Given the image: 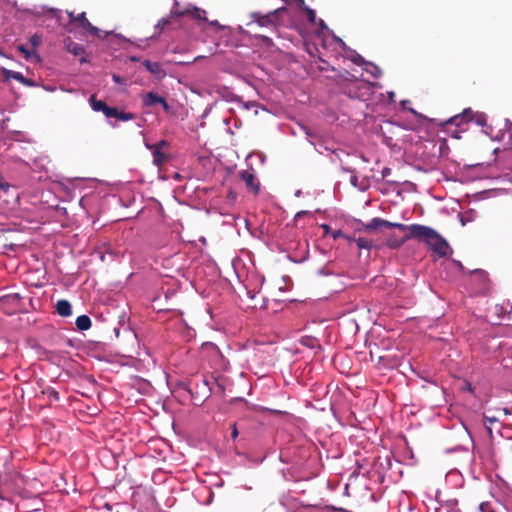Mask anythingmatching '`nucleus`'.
I'll return each mask as SVG.
<instances>
[{"mask_svg":"<svg viewBox=\"0 0 512 512\" xmlns=\"http://www.w3.org/2000/svg\"><path fill=\"white\" fill-rule=\"evenodd\" d=\"M410 237L423 240L439 257H446L450 250L448 242L436 230L425 225L412 224Z\"/></svg>","mask_w":512,"mask_h":512,"instance_id":"1","label":"nucleus"},{"mask_svg":"<svg viewBox=\"0 0 512 512\" xmlns=\"http://www.w3.org/2000/svg\"><path fill=\"white\" fill-rule=\"evenodd\" d=\"M286 11V7H281L267 14L254 12L251 14V18L253 22L257 23L260 27H270L272 29H277V27L280 25V16Z\"/></svg>","mask_w":512,"mask_h":512,"instance_id":"2","label":"nucleus"},{"mask_svg":"<svg viewBox=\"0 0 512 512\" xmlns=\"http://www.w3.org/2000/svg\"><path fill=\"white\" fill-rule=\"evenodd\" d=\"M184 14H185V12H179L177 10H172L167 17L162 18L156 24L155 29L158 30V34L163 32L168 25L175 22L178 18L184 17Z\"/></svg>","mask_w":512,"mask_h":512,"instance_id":"3","label":"nucleus"},{"mask_svg":"<svg viewBox=\"0 0 512 512\" xmlns=\"http://www.w3.org/2000/svg\"><path fill=\"white\" fill-rule=\"evenodd\" d=\"M142 65L146 68L147 71H149L151 74H153L155 77L159 79H162L166 76V72L159 62L144 60L142 62Z\"/></svg>","mask_w":512,"mask_h":512,"instance_id":"4","label":"nucleus"},{"mask_svg":"<svg viewBox=\"0 0 512 512\" xmlns=\"http://www.w3.org/2000/svg\"><path fill=\"white\" fill-rule=\"evenodd\" d=\"M75 22H78L83 29L89 31L92 35L98 36L99 29L90 23V21L86 18L85 12L78 14L75 18Z\"/></svg>","mask_w":512,"mask_h":512,"instance_id":"5","label":"nucleus"},{"mask_svg":"<svg viewBox=\"0 0 512 512\" xmlns=\"http://www.w3.org/2000/svg\"><path fill=\"white\" fill-rule=\"evenodd\" d=\"M409 239H414L413 237H410V232L401 238L397 237L395 234H391L386 240V245L389 248L396 249Z\"/></svg>","mask_w":512,"mask_h":512,"instance_id":"6","label":"nucleus"},{"mask_svg":"<svg viewBox=\"0 0 512 512\" xmlns=\"http://www.w3.org/2000/svg\"><path fill=\"white\" fill-rule=\"evenodd\" d=\"M55 307L57 313L62 317H68L72 314V306L65 299L58 300Z\"/></svg>","mask_w":512,"mask_h":512,"instance_id":"7","label":"nucleus"},{"mask_svg":"<svg viewBox=\"0 0 512 512\" xmlns=\"http://www.w3.org/2000/svg\"><path fill=\"white\" fill-rule=\"evenodd\" d=\"M472 121L473 120V112L470 109L464 110L461 115H456L450 118L447 123L455 124L459 126L463 121Z\"/></svg>","mask_w":512,"mask_h":512,"instance_id":"8","label":"nucleus"},{"mask_svg":"<svg viewBox=\"0 0 512 512\" xmlns=\"http://www.w3.org/2000/svg\"><path fill=\"white\" fill-rule=\"evenodd\" d=\"M471 277H472L473 281H478L482 285L483 289H485L487 287L489 277H488V273L486 271L481 270V269H476V270L472 271Z\"/></svg>","mask_w":512,"mask_h":512,"instance_id":"9","label":"nucleus"},{"mask_svg":"<svg viewBox=\"0 0 512 512\" xmlns=\"http://www.w3.org/2000/svg\"><path fill=\"white\" fill-rule=\"evenodd\" d=\"M380 224L382 225V227H386V228H396L402 232H410L411 233V228H412V225H405V224H402V223H395V222H390V221H387V220H384V219H381V222Z\"/></svg>","mask_w":512,"mask_h":512,"instance_id":"10","label":"nucleus"},{"mask_svg":"<svg viewBox=\"0 0 512 512\" xmlns=\"http://www.w3.org/2000/svg\"><path fill=\"white\" fill-rule=\"evenodd\" d=\"M183 12H185L184 16H189L192 19H196L198 21H203V22L208 21L205 17L206 12L199 8H193L192 10H184Z\"/></svg>","mask_w":512,"mask_h":512,"instance_id":"11","label":"nucleus"},{"mask_svg":"<svg viewBox=\"0 0 512 512\" xmlns=\"http://www.w3.org/2000/svg\"><path fill=\"white\" fill-rule=\"evenodd\" d=\"M240 177L249 188L255 190L256 192L258 191V186L255 184V177L251 172L247 170L242 171L240 173Z\"/></svg>","mask_w":512,"mask_h":512,"instance_id":"12","label":"nucleus"},{"mask_svg":"<svg viewBox=\"0 0 512 512\" xmlns=\"http://www.w3.org/2000/svg\"><path fill=\"white\" fill-rule=\"evenodd\" d=\"M1 72H2V74L4 76V80L5 81H9L10 79H14V80H16L18 82L24 81V76L20 72L12 71V70H9L7 68H2Z\"/></svg>","mask_w":512,"mask_h":512,"instance_id":"13","label":"nucleus"},{"mask_svg":"<svg viewBox=\"0 0 512 512\" xmlns=\"http://www.w3.org/2000/svg\"><path fill=\"white\" fill-rule=\"evenodd\" d=\"M162 97L159 96L155 92H149L143 97V104L147 107L154 106L155 104H160Z\"/></svg>","mask_w":512,"mask_h":512,"instance_id":"14","label":"nucleus"},{"mask_svg":"<svg viewBox=\"0 0 512 512\" xmlns=\"http://www.w3.org/2000/svg\"><path fill=\"white\" fill-rule=\"evenodd\" d=\"M91 324V319L87 315H80L76 319V327L81 331L88 330Z\"/></svg>","mask_w":512,"mask_h":512,"instance_id":"15","label":"nucleus"},{"mask_svg":"<svg viewBox=\"0 0 512 512\" xmlns=\"http://www.w3.org/2000/svg\"><path fill=\"white\" fill-rule=\"evenodd\" d=\"M90 105L94 111H101L105 113L107 104L102 100H97L95 95H92L89 99Z\"/></svg>","mask_w":512,"mask_h":512,"instance_id":"16","label":"nucleus"},{"mask_svg":"<svg viewBox=\"0 0 512 512\" xmlns=\"http://www.w3.org/2000/svg\"><path fill=\"white\" fill-rule=\"evenodd\" d=\"M323 231L324 235H331L333 239H337L341 236H344L341 230H331V227L328 224H321L320 226Z\"/></svg>","mask_w":512,"mask_h":512,"instance_id":"17","label":"nucleus"},{"mask_svg":"<svg viewBox=\"0 0 512 512\" xmlns=\"http://www.w3.org/2000/svg\"><path fill=\"white\" fill-rule=\"evenodd\" d=\"M355 243L359 249L370 250L372 247V240L366 237H359L355 239Z\"/></svg>","mask_w":512,"mask_h":512,"instance_id":"18","label":"nucleus"},{"mask_svg":"<svg viewBox=\"0 0 512 512\" xmlns=\"http://www.w3.org/2000/svg\"><path fill=\"white\" fill-rule=\"evenodd\" d=\"M299 6L305 11L309 22L312 24H316L317 18H316L315 11L313 9L309 8L308 6H306L305 4L302 5L301 3H299Z\"/></svg>","mask_w":512,"mask_h":512,"instance_id":"19","label":"nucleus"},{"mask_svg":"<svg viewBox=\"0 0 512 512\" xmlns=\"http://www.w3.org/2000/svg\"><path fill=\"white\" fill-rule=\"evenodd\" d=\"M381 218H373L369 223L365 225V230L367 232H373L377 230L378 228L382 227L380 224Z\"/></svg>","mask_w":512,"mask_h":512,"instance_id":"20","label":"nucleus"},{"mask_svg":"<svg viewBox=\"0 0 512 512\" xmlns=\"http://www.w3.org/2000/svg\"><path fill=\"white\" fill-rule=\"evenodd\" d=\"M164 159H165L164 153H162L158 149H156L153 152V161H154L155 164L161 165L163 163Z\"/></svg>","mask_w":512,"mask_h":512,"instance_id":"21","label":"nucleus"},{"mask_svg":"<svg viewBox=\"0 0 512 512\" xmlns=\"http://www.w3.org/2000/svg\"><path fill=\"white\" fill-rule=\"evenodd\" d=\"M257 39L260 40V42L266 46V47H273L274 44H273V41L271 38H269L268 36H265V35H257L256 36Z\"/></svg>","mask_w":512,"mask_h":512,"instance_id":"22","label":"nucleus"},{"mask_svg":"<svg viewBox=\"0 0 512 512\" xmlns=\"http://www.w3.org/2000/svg\"><path fill=\"white\" fill-rule=\"evenodd\" d=\"M118 113H119V111H118L117 108L107 106L104 115L106 117H108V118H117L118 117Z\"/></svg>","mask_w":512,"mask_h":512,"instance_id":"23","label":"nucleus"},{"mask_svg":"<svg viewBox=\"0 0 512 512\" xmlns=\"http://www.w3.org/2000/svg\"><path fill=\"white\" fill-rule=\"evenodd\" d=\"M135 118V115L133 113H126V112H120L118 113L117 119L120 121H130Z\"/></svg>","mask_w":512,"mask_h":512,"instance_id":"24","label":"nucleus"},{"mask_svg":"<svg viewBox=\"0 0 512 512\" xmlns=\"http://www.w3.org/2000/svg\"><path fill=\"white\" fill-rule=\"evenodd\" d=\"M47 395H48L49 399H52V400H55V401L59 400V393L56 390H54V389H48L47 390Z\"/></svg>","mask_w":512,"mask_h":512,"instance_id":"25","label":"nucleus"},{"mask_svg":"<svg viewBox=\"0 0 512 512\" xmlns=\"http://www.w3.org/2000/svg\"><path fill=\"white\" fill-rule=\"evenodd\" d=\"M69 51H71L74 55H80L83 53L84 49L81 45L74 44L73 48L69 49Z\"/></svg>","mask_w":512,"mask_h":512,"instance_id":"26","label":"nucleus"},{"mask_svg":"<svg viewBox=\"0 0 512 512\" xmlns=\"http://www.w3.org/2000/svg\"><path fill=\"white\" fill-rule=\"evenodd\" d=\"M352 62L356 65H362L364 63V59L361 55L357 54L355 57H353Z\"/></svg>","mask_w":512,"mask_h":512,"instance_id":"27","label":"nucleus"},{"mask_svg":"<svg viewBox=\"0 0 512 512\" xmlns=\"http://www.w3.org/2000/svg\"><path fill=\"white\" fill-rule=\"evenodd\" d=\"M479 509L481 510V512H493L491 509H490V505L488 503H481L479 505Z\"/></svg>","mask_w":512,"mask_h":512,"instance_id":"28","label":"nucleus"},{"mask_svg":"<svg viewBox=\"0 0 512 512\" xmlns=\"http://www.w3.org/2000/svg\"><path fill=\"white\" fill-rule=\"evenodd\" d=\"M160 104L162 105L163 109L166 111V112H169L170 111V105L167 103V101L162 97L161 101H160Z\"/></svg>","mask_w":512,"mask_h":512,"instance_id":"29","label":"nucleus"},{"mask_svg":"<svg viewBox=\"0 0 512 512\" xmlns=\"http://www.w3.org/2000/svg\"><path fill=\"white\" fill-rule=\"evenodd\" d=\"M390 173H391V169H390V168H388V167H385V168H383V170H382V177H383V178H386V177H388V176L390 175Z\"/></svg>","mask_w":512,"mask_h":512,"instance_id":"30","label":"nucleus"},{"mask_svg":"<svg viewBox=\"0 0 512 512\" xmlns=\"http://www.w3.org/2000/svg\"><path fill=\"white\" fill-rule=\"evenodd\" d=\"M20 83L26 85V86H33L34 83L31 79H27L26 77H24V81H20Z\"/></svg>","mask_w":512,"mask_h":512,"instance_id":"31","label":"nucleus"},{"mask_svg":"<svg viewBox=\"0 0 512 512\" xmlns=\"http://www.w3.org/2000/svg\"><path fill=\"white\" fill-rule=\"evenodd\" d=\"M209 24L211 26H214V27L218 28V29H223L224 28L222 25L219 24V22L217 20L210 21Z\"/></svg>","mask_w":512,"mask_h":512,"instance_id":"32","label":"nucleus"},{"mask_svg":"<svg viewBox=\"0 0 512 512\" xmlns=\"http://www.w3.org/2000/svg\"><path fill=\"white\" fill-rule=\"evenodd\" d=\"M237 436H238V431H237L236 424L234 423L232 426V438L236 439Z\"/></svg>","mask_w":512,"mask_h":512,"instance_id":"33","label":"nucleus"},{"mask_svg":"<svg viewBox=\"0 0 512 512\" xmlns=\"http://www.w3.org/2000/svg\"><path fill=\"white\" fill-rule=\"evenodd\" d=\"M476 122H477L478 124H480V125H484V124H485L484 116H483V115H479V116L477 117Z\"/></svg>","mask_w":512,"mask_h":512,"instance_id":"34","label":"nucleus"},{"mask_svg":"<svg viewBox=\"0 0 512 512\" xmlns=\"http://www.w3.org/2000/svg\"><path fill=\"white\" fill-rule=\"evenodd\" d=\"M358 177L356 175L351 176L350 182L353 186L357 185Z\"/></svg>","mask_w":512,"mask_h":512,"instance_id":"35","label":"nucleus"},{"mask_svg":"<svg viewBox=\"0 0 512 512\" xmlns=\"http://www.w3.org/2000/svg\"><path fill=\"white\" fill-rule=\"evenodd\" d=\"M113 80L116 82V83H122V79L119 75H113Z\"/></svg>","mask_w":512,"mask_h":512,"instance_id":"36","label":"nucleus"},{"mask_svg":"<svg viewBox=\"0 0 512 512\" xmlns=\"http://www.w3.org/2000/svg\"><path fill=\"white\" fill-rule=\"evenodd\" d=\"M68 16L70 18V22H75L76 16H74L73 12H68Z\"/></svg>","mask_w":512,"mask_h":512,"instance_id":"37","label":"nucleus"},{"mask_svg":"<svg viewBox=\"0 0 512 512\" xmlns=\"http://www.w3.org/2000/svg\"><path fill=\"white\" fill-rule=\"evenodd\" d=\"M489 422V423H493V422H496V419L495 418H489V417H485V424Z\"/></svg>","mask_w":512,"mask_h":512,"instance_id":"38","label":"nucleus"},{"mask_svg":"<svg viewBox=\"0 0 512 512\" xmlns=\"http://www.w3.org/2000/svg\"><path fill=\"white\" fill-rule=\"evenodd\" d=\"M318 23H319L321 28H326V24H325V22L322 19H319Z\"/></svg>","mask_w":512,"mask_h":512,"instance_id":"39","label":"nucleus"},{"mask_svg":"<svg viewBox=\"0 0 512 512\" xmlns=\"http://www.w3.org/2000/svg\"><path fill=\"white\" fill-rule=\"evenodd\" d=\"M307 212L306 211H300L296 214V218L303 217Z\"/></svg>","mask_w":512,"mask_h":512,"instance_id":"40","label":"nucleus"},{"mask_svg":"<svg viewBox=\"0 0 512 512\" xmlns=\"http://www.w3.org/2000/svg\"><path fill=\"white\" fill-rule=\"evenodd\" d=\"M486 429H487V432L489 434L490 437H492V430L489 426H486Z\"/></svg>","mask_w":512,"mask_h":512,"instance_id":"41","label":"nucleus"},{"mask_svg":"<svg viewBox=\"0 0 512 512\" xmlns=\"http://www.w3.org/2000/svg\"><path fill=\"white\" fill-rule=\"evenodd\" d=\"M508 127H509V130H512V122H509Z\"/></svg>","mask_w":512,"mask_h":512,"instance_id":"42","label":"nucleus"},{"mask_svg":"<svg viewBox=\"0 0 512 512\" xmlns=\"http://www.w3.org/2000/svg\"><path fill=\"white\" fill-rule=\"evenodd\" d=\"M159 145H165V141H161Z\"/></svg>","mask_w":512,"mask_h":512,"instance_id":"43","label":"nucleus"},{"mask_svg":"<svg viewBox=\"0 0 512 512\" xmlns=\"http://www.w3.org/2000/svg\"><path fill=\"white\" fill-rule=\"evenodd\" d=\"M510 451H511V453H512V446L510 447Z\"/></svg>","mask_w":512,"mask_h":512,"instance_id":"44","label":"nucleus"}]
</instances>
